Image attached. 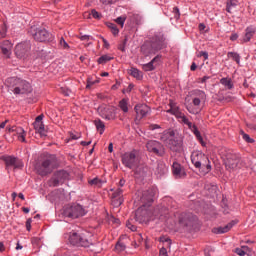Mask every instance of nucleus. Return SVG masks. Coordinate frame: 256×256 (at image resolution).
<instances>
[{"label":"nucleus","mask_w":256,"mask_h":256,"mask_svg":"<svg viewBox=\"0 0 256 256\" xmlns=\"http://www.w3.org/2000/svg\"><path fill=\"white\" fill-rule=\"evenodd\" d=\"M3 161L6 165V169H23V161L14 156H4Z\"/></svg>","instance_id":"obj_15"},{"label":"nucleus","mask_w":256,"mask_h":256,"mask_svg":"<svg viewBox=\"0 0 256 256\" xmlns=\"http://www.w3.org/2000/svg\"><path fill=\"white\" fill-rule=\"evenodd\" d=\"M98 113L100 117H102V119H106V121H113L116 117L115 107L107 106L105 104L98 108Z\"/></svg>","instance_id":"obj_13"},{"label":"nucleus","mask_w":256,"mask_h":256,"mask_svg":"<svg viewBox=\"0 0 256 256\" xmlns=\"http://www.w3.org/2000/svg\"><path fill=\"white\" fill-rule=\"evenodd\" d=\"M176 118L179 120L180 123H184V125H187L188 129H190V131L194 133L198 141H203V137H201V132H199V129H197V126L191 123L183 112L177 115Z\"/></svg>","instance_id":"obj_11"},{"label":"nucleus","mask_w":256,"mask_h":256,"mask_svg":"<svg viewBox=\"0 0 256 256\" xmlns=\"http://www.w3.org/2000/svg\"><path fill=\"white\" fill-rule=\"evenodd\" d=\"M146 147L154 155H163V144L159 141L151 140L147 142Z\"/></svg>","instance_id":"obj_19"},{"label":"nucleus","mask_w":256,"mask_h":256,"mask_svg":"<svg viewBox=\"0 0 256 256\" xmlns=\"http://www.w3.org/2000/svg\"><path fill=\"white\" fill-rule=\"evenodd\" d=\"M197 221V217L191 213H182L179 216V225L181 227H192L193 223Z\"/></svg>","instance_id":"obj_17"},{"label":"nucleus","mask_w":256,"mask_h":256,"mask_svg":"<svg viewBox=\"0 0 256 256\" xmlns=\"http://www.w3.org/2000/svg\"><path fill=\"white\" fill-rule=\"evenodd\" d=\"M91 15L94 19H101V17H103L101 13L97 12L95 9L91 10Z\"/></svg>","instance_id":"obj_45"},{"label":"nucleus","mask_w":256,"mask_h":256,"mask_svg":"<svg viewBox=\"0 0 256 256\" xmlns=\"http://www.w3.org/2000/svg\"><path fill=\"white\" fill-rule=\"evenodd\" d=\"M161 49H163V38L155 36L150 42H145L142 45L141 52L146 57H149V55H155V53L161 51Z\"/></svg>","instance_id":"obj_5"},{"label":"nucleus","mask_w":256,"mask_h":256,"mask_svg":"<svg viewBox=\"0 0 256 256\" xmlns=\"http://www.w3.org/2000/svg\"><path fill=\"white\" fill-rule=\"evenodd\" d=\"M94 125L97 131H99L100 135H103V133H105V123L101 121V119L94 120Z\"/></svg>","instance_id":"obj_33"},{"label":"nucleus","mask_w":256,"mask_h":256,"mask_svg":"<svg viewBox=\"0 0 256 256\" xmlns=\"http://www.w3.org/2000/svg\"><path fill=\"white\" fill-rule=\"evenodd\" d=\"M121 195H123V189L118 188L114 193L113 196L114 197H121Z\"/></svg>","instance_id":"obj_51"},{"label":"nucleus","mask_w":256,"mask_h":256,"mask_svg":"<svg viewBox=\"0 0 256 256\" xmlns=\"http://www.w3.org/2000/svg\"><path fill=\"white\" fill-rule=\"evenodd\" d=\"M88 183H89V185H92L94 187L101 188V187H103V184L105 183V181L96 177V178L89 180Z\"/></svg>","instance_id":"obj_34"},{"label":"nucleus","mask_w":256,"mask_h":256,"mask_svg":"<svg viewBox=\"0 0 256 256\" xmlns=\"http://www.w3.org/2000/svg\"><path fill=\"white\" fill-rule=\"evenodd\" d=\"M235 225H237V221L233 220L225 226L216 228L214 233H219V234L229 233V231H231V229H233V227H235Z\"/></svg>","instance_id":"obj_26"},{"label":"nucleus","mask_w":256,"mask_h":256,"mask_svg":"<svg viewBox=\"0 0 256 256\" xmlns=\"http://www.w3.org/2000/svg\"><path fill=\"white\" fill-rule=\"evenodd\" d=\"M157 195V188L152 187L142 193L140 198L141 206L136 210L134 215L126 222V227L131 231H137L136 223H145L149 217L148 207H151L153 199Z\"/></svg>","instance_id":"obj_1"},{"label":"nucleus","mask_w":256,"mask_h":256,"mask_svg":"<svg viewBox=\"0 0 256 256\" xmlns=\"http://www.w3.org/2000/svg\"><path fill=\"white\" fill-rule=\"evenodd\" d=\"M119 108L121 109V111H123V113H129V102L127 101V99H122L119 102Z\"/></svg>","instance_id":"obj_35"},{"label":"nucleus","mask_w":256,"mask_h":256,"mask_svg":"<svg viewBox=\"0 0 256 256\" xmlns=\"http://www.w3.org/2000/svg\"><path fill=\"white\" fill-rule=\"evenodd\" d=\"M135 86L133 85V84H129V86L127 87V89H126V92L127 93H131V91H133V88H134Z\"/></svg>","instance_id":"obj_59"},{"label":"nucleus","mask_w":256,"mask_h":256,"mask_svg":"<svg viewBox=\"0 0 256 256\" xmlns=\"http://www.w3.org/2000/svg\"><path fill=\"white\" fill-rule=\"evenodd\" d=\"M125 21H127V16H119L115 19V23H117V25H119L121 29H123Z\"/></svg>","instance_id":"obj_40"},{"label":"nucleus","mask_w":256,"mask_h":256,"mask_svg":"<svg viewBox=\"0 0 256 256\" xmlns=\"http://www.w3.org/2000/svg\"><path fill=\"white\" fill-rule=\"evenodd\" d=\"M211 79V77L209 76H204L202 79H201V83H206L207 80Z\"/></svg>","instance_id":"obj_61"},{"label":"nucleus","mask_w":256,"mask_h":256,"mask_svg":"<svg viewBox=\"0 0 256 256\" xmlns=\"http://www.w3.org/2000/svg\"><path fill=\"white\" fill-rule=\"evenodd\" d=\"M57 167H59V162H57V156L48 154L41 161V163L36 166V171L42 177H45L46 175H50V173H53V171H55Z\"/></svg>","instance_id":"obj_3"},{"label":"nucleus","mask_w":256,"mask_h":256,"mask_svg":"<svg viewBox=\"0 0 256 256\" xmlns=\"http://www.w3.org/2000/svg\"><path fill=\"white\" fill-rule=\"evenodd\" d=\"M9 133H14V135H17L19 141H22V143H25V130L22 127H12L8 129Z\"/></svg>","instance_id":"obj_25"},{"label":"nucleus","mask_w":256,"mask_h":256,"mask_svg":"<svg viewBox=\"0 0 256 256\" xmlns=\"http://www.w3.org/2000/svg\"><path fill=\"white\" fill-rule=\"evenodd\" d=\"M109 153H113V143H110L108 146Z\"/></svg>","instance_id":"obj_62"},{"label":"nucleus","mask_w":256,"mask_h":256,"mask_svg":"<svg viewBox=\"0 0 256 256\" xmlns=\"http://www.w3.org/2000/svg\"><path fill=\"white\" fill-rule=\"evenodd\" d=\"M167 171V166L163 163H160L156 168L155 175H157V177H163Z\"/></svg>","instance_id":"obj_31"},{"label":"nucleus","mask_w":256,"mask_h":256,"mask_svg":"<svg viewBox=\"0 0 256 256\" xmlns=\"http://www.w3.org/2000/svg\"><path fill=\"white\" fill-rule=\"evenodd\" d=\"M242 137L244 139V141H247V143H253V138L249 137V134H242Z\"/></svg>","instance_id":"obj_48"},{"label":"nucleus","mask_w":256,"mask_h":256,"mask_svg":"<svg viewBox=\"0 0 256 256\" xmlns=\"http://www.w3.org/2000/svg\"><path fill=\"white\" fill-rule=\"evenodd\" d=\"M192 96L194 99H199L200 101H205V99H207V95L203 90H194Z\"/></svg>","instance_id":"obj_32"},{"label":"nucleus","mask_w":256,"mask_h":256,"mask_svg":"<svg viewBox=\"0 0 256 256\" xmlns=\"http://www.w3.org/2000/svg\"><path fill=\"white\" fill-rule=\"evenodd\" d=\"M237 5H239V2L237 0H230L226 4V11L228 13H233L237 9Z\"/></svg>","instance_id":"obj_30"},{"label":"nucleus","mask_w":256,"mask_h":256,"mask_svg":"<svg viewBox=\"0 0 256 256\" xmlns=\"http://www.w3.org/2000/svg\"><path fill=\"white\" fill-rule=\"evenodd\" d=\"M95 83H99V81L98 80H93L92 78H88L86 89H91V87H93V85H95Z\"/></svg>","instance_id":"obj_43"},{"label":"nucleus","mask_w":256,"mask_h":256,"mask_svg":"<svg viewBox=\"0 0 256 256\" xmlns=\"http://www.w3.org/2000/svg\"><path fill=\"white\" fill-rule=\"evenodd\" d=\"M161 61V56L157 55L154 57L149 63L143 64L142 69L143 71H155V67H157V64Z\"/></svg>","instance_id":"obj_22"},{"label":"nucleus","mask_w":256,"mask_h":256,"mask_svg":"<svg viewBox=\"0 0 256 256\" xmlns=\"http://www.w3.org/2000/svg\"><path fill=\"white\" fill-rule=\"evenodd\" d=\"M115 249H116L117 253H121V252L125 251V249H126L125 243L118 242L115 246Z\"/></svg>","instance_id":"obj_41"},{"label":"nucleus","mask_w":256,"mask_h":256,"mask_svg":"<svg viewBox=\"0 0 256 256\" xmlns=\"http://www.w3.org/2000/svg\"><path fill=\"white\" fill-rule=\"evenodd\" d=\"M100 39L104 43L105 49H109L110 45H109V42L107 41V39H105L103 36H100Z\"/></svg>","instance_id":"obj_52"},{"label":"nucleus","mask_w":256,"mask_h":256,"mask_svg":"<svg viewBox=\"0 0 256 256\" xmlns=\"http://www.w3.org/2000/svg\"><path fill=\"white\" fill-rule=\"evenodd\" d=\"M79 137H81V136L76 135V134H70V139H72L73 141H77V139H79Z\"/></svg>","instance_id":"obj_58"},{"label":"nucleus","mask_w":256,"mask_h":256,"mask_svg":"<svg viewBox=\"0 0 256 256\" xmlns=\"http://www.w3.org/2000/svg\"><path fill=\"white\" fill-rule=\"evenodd\" d=\"M123 185H125V180L121 179V180L119 181V186H120V187H123Z\"/></svg>","instance_id":"obj_64"},{"label":"nucleus","mask_w":256,"mask_h":256,"mask_svg":"<svg viewBox=\"0 0 256 256\" xmlns=\"http://www.w3.org/2000/svg\"><path fill=\"white\" fill-rule=\"evenodd\" d=\"M203 100H199L198 98L192 97V104H188L186 106L187 111H189L192 115H197L199 111H201V102Z\"/></svg>","instance_id":"obj_20"},{"label":"nucleus","mask_w":256,"mask_h":256,"mask_svg":"<svg viewBox=\"0 0 256 256\" xmlns=\"http://www.w3.org/2000/svg\"><path fill=\"white\" fill-rule=\"evenodd\" d=\"M239 39V35L237 33H234L230 36V41H237Z\"/></svg>","instance_id":"obj_57"},{"label":"nucleus","mask_w":256,"mask_h":256,"mask_svg":"<svg viewBox=\"0 0 256 256\" xmlns=\"http://www.w3.org/2000/svg\"><path fill=\"white\" fill-rule=\"evenodd\" d=\"M134 111L136 112V119H143L151 109L147 104H138L135 106Z\"/></svg>","instance_id":"obj_21"},{"label":"nucleus","mask_w":256,"mask_h":256,"mask_svg":"<svg viewBox=\"0 0 256 256\" xmlns=\"http://www.w3.org/2000/svg\"><path fill=\"white\" fill-rule=\"evenodd\" d=\"M86 214L87 211L79 204L67 205L63 210L64 217H68L69 219H79V217H83Z\"/></svg>","instance_id":"obj_7"},{"label":"nucleus","mask_w":256,"mask_h":256,"mask_svg":"<svg viewBox=\"0 0 256 256\" xmlns=\"http://www.w3.org/2000/svg\"><path fill=\"white\" fill-rule=\"evenodd\" d=\"M160 243H163L164 247H171V239L160 237L159 238Z\"/></svg>","instance_id":"obj_42"},{"label":"nucleus","mask_w":256,"mask_h":256,"mask_svg":"<svg viewBox=\"0 0 256 256\" xmlns=\"http://www.w3.org/2000/svg\"><path fill=\"white\" fill-rule=\"evenodd\" d=\"M67 179H69V172L66 170H58L53 173L51 179L49 180V186L58 187V185H63Z\"/></svg>","instance_id":"obj_10"},{"label":"nucleus","mask_w":256,"mask_h":256,"mask_svg":"<svg viewBox=\"0 0 256 256\" xmlns=\"http://www.w3.org/2000/svg\"><path fill=\"white\" fill-rule=\"evenodd\" d=\"M33 222V220L31 218H29L27 221H26V229L27 231H31V223Z\"/></svg>","instance_id":"obj_54"},{"label":"nucleus","mask_w":256,"mask_h":256,"mask_svg":"<svg viewBox=\"0 0 256 256\" xmlns=\"http://www.w3.org/2000/svg\"><path fill=\"white\" fill-rule=\"evenodd\" d=\"M199 30L205 31V24H199Z\"/></svg>","instance_id":"obj_63"},{"label":"nucleus","mask_w":256,"mask_h":256,"mask_svg":"<svg viewBox=\"0 0 256 256\" xmlns=\"http://www.w3.org/2000/svg\"><path fill=\"white\" fill-rule=\"evenodd\" d=\"M198 57H204L205 61H207V59H209V54L205 51H200Z\"/></svg>","instance_id":"obj_49"},{"label":"nucleus","mask_w":256,"mask_h":256,"mask_svg":"<svg viewBox=\"0 0 256 256\" xmlns=\"http://www.w3.org/2000/svg\"><path fill=\"white\" fill-rule=\"evenodd\" d=\"M172 171L173 174L175 175V177H177L178 179H181L183 177H185V175H187L185 173V169L181 166V164L174 162L172 165Z\"/></svg>","instance_id":"obj_23"},{"label":"nucleus","mask_w":256,"mask_h":256,"mask_svg":"<svg viewBox=\"0 0 256 256\" xmlns=\"http://www.w3.org/2000/svg\"><path fill=\"white\" fill-rule=\"evenodd\" d=\"M6 33H7V27L5 25H2L0 28L1 37H5Z\"/></svg>","instance_id":"obj_50"},{"label":"nucleus","mask_w":256,"mask_h":256,"mask_svg":"<svg viewBox=\"0 0 256 256\" xmlns=\"http://www.w3.org/2000/svg\"><path fill=\"white\" fill-rule=\"evenodd\" d=\"M149 129L150 131H155V129H161V126L159 124H151Z\"/></svg>","instance_id":"obj_53"},{"label":"nucleus","mask_w":256,"mask_h":256,"mask_svg":"<svg viewBox=\"0 0 256 256\" xmlns=\"http://www.w3.org/2000/svg\"><path fill=\"white\" fill-rule=\"evenodd\" d=\"M160 139L171 151H181V142L175 137V132L173 130L164 131Z\"/></svg>","instance_id":"obj_6"},{"label":"nucleus","mask_w":256,"mask_h":256,"mask_svg":"<svg viewBox=\"0 0 256 256\" xmlns=\"http://www.w3.org/2000/svg\"><path fill=\"white\" fill-rule=\"evenodd\" d=\"M6 85L14 95H25V93H31V84L21 78L10 77L6 80Z\"/></svg>","instance_id":"obj_2"},{"label":"nucleus","mask_w":256,"mask_h":256,"mask_svg":"<svg viewBox=\"0 0 256 256\" xmlns=\"http://www.w3.org/2000/svg\"><path fill=\"white\" fill-rule=\"evenodd\" d=\"M191 71H196L197 70V64L195 62L192 63L191 67H190Z\"/></svg>","instance_id":"obj_60"},{"label":"nucleus","mask_w":256,"mask_h":256,"mask_svg":"<svg viewBox=\"0 0 256 256\" xmlns=\"http://www.w3.org/2000/svg\"><path fill=\"white\" fill-rule=\"evenodd\" d=\"M45 115L40 114L39 116L36 117L33 127L36 131V133H39L41 137H45L47 135V131L45 130V124H43V118Z\"/></svg>","instance_id":"obj_18"},{"label":"nucleus","mask_w":256,"mask_h":256,"mask_svg":"<svg viewBox=\"0 0 256 256\" xmlns=\"http://www.w3.org/2000/svg\"><path fill=\"white\" fill-rule=\"evenodd\" d=\"M241 159L237 154H227L225 160L226 169L229 171H235V169H239L241 167Z\"/></svg>","instance_id":"obj_14"},{"label":"nucleus","mask_w":256,"mask_h":256,"mask_svg":"<svg viewBox=\"0 0 256 256\" xmlns=\"http://www.w3.org/2000/svg\"><path fill=\"white\" fill-rule=\"evenodd\" d=\"M128 73H129V75L134 77V79H137V81H141V79H143V72H141L137 68L132 67L130 70H128Z\"/></svg>","instance_id":"obj_29"},{"label":"nucleus","mask_w":256,"mask_h":256,"mask_svg":"<svg viewBox=\"0 0 256 256\" xmlns=\"http://www.w3.org/2000/svg\"><path fill=\"white\" fill-rule=\"evenodd\" d=\"M173 13H174V15H175V18H176V19H179V8L174 7V8H173Z\"/></svg>","instance_id":"obj_56"},{"label":"nucleus","mask_w":256,"mask_h":256,"mask_svg":"<svg viewBox=\"0 0 256 256\" xmlns=\"http://www.w3.org/2000/svg\"><path fill=\"white\" fill-rule=\"evenodd\" d=\"M107 28L111 30V33L113 35H119V28H117L116 24H113L111 22L106 23Z\"/></svg>","instance_id":"obj_38"},{"label":"nucleus","mask_w":256,"mask_h":256,"mask_svg":"<svg viewBox=\"0 0 256 256\" xmlns=\"http://www.w3.org/2000/svg\"><path fill=\"white\" fill-rule=\"evenodd\" d=\"M255 27L253 26H249L245 29V34L244 37L242 39L243 43H249V41H251V39H253V35H255Z\"/></svg>","instance_id":"obj_27"},{"label":"nucleus","mask_w":256,"mask_h":256,"mask_svg":"<svg viewBox=\"0 0 256 256\" xmlns=\"http://www.w3.org/2000/svg\"><path fill=\"white\" fill-rule=\"evenodd\" d=\"M235 253L239 256H249V254H247V252H245V248H236Z\"/></svg>","instance_id":"obj_44"},{"label":"nucleus","mask_w":256,"mask_h":256,"mask_svg":"<svg viewBox=\"0 0 256 256\" xmlns=\"http://www.w3.org/2000/svg\"><path fill=\"white\" fill-rule=\"evenodd\" d=\"M59 43L63 49H69V44H67L64 38H61Z\"/></svg>","instance_id":"obj_47"},{"label":"nucleus","mask_w":256,"mask_h":256,"mask_svg":"<svg viewBox=\"0 0 256 256\" xmlns=\"http://www.w3.org/2000/svg\"><path fill=\"white\" fill-rule=\"evenodd\" d=\"M113 59V57L109 56V55H103L98 59V63L100 65H105V63H109V61H111Z\"/></svg>","instance_id":"obj_39"},{"label":"nucleus","mask_w":256,"mask_h":256,"mask_svg":"<svg viewBox=\"0 0 256 256\" xmlns=\"http://www.w3.org/2000/svg\"><path fill=\"white\" fill-rule=\"evenodd\" d=\"M221 85H223L226 89H232L233 88V81L231 78H222L220 80Z\"/></svg>","instance_id":"obj_36"},{"label":"nucleus","mask_w":256,"mask_h":256,"mask_svg":"<svg viewBox=\"0 0 256 256\" xmlns=\"http://www.w3.org/2000/svg\"><path fill=\"white\" fill-rule=\"evenodd\" d=\"M31 51V42H22L16 45L15 55L18 59H23Z\"/></svg>","instance_id":"obj_16"},{"label":"nucleus","mask_w":256,"mask_h":256,"mask_svg":"<svg viewBox=\"0 0 256 256\" xmlns=\"http://www.w3.org/2000/svg\"><path fill=\"white\" fill-rule=\"evenodd\" d=\"M121 161L128 169H137V165H139V157H137L136 151L124 153Z\"/></svg>","instance_id":"obj_9"},{"label":"nucleus","mask_w":256,"mask_h":256,"mask_svg":"<svg viewBox=\"0 0 256 256\" xmlns=\"http://www.w3.org/2000/svg\"><path fill=\"white\" fill-rule=\"evenodd\" d=\"M169 107L170 109L167 110V113H171V115H175V117L181 115L182 112L179 110V107L177 104H175V102L170 101Z\"/></svg>","instance_id":"obj_28"},{"label":"nucleus","mask_w":256,"mask_h":256,"mask_svg":"<svg viewBox=\"0 0 256 256\" xmlns=\"http://www.w3.org/2000/svg\"><path fill=\"white\" fill-rule=\"evenodd\" d=\"M160 256H168L167 255V249L165 247H162L160 249Z\"/></svg>","instance_id":"obj_55"},{"label":"nucleus","mask_w":256,"mask_h":256,"mask_svg":"<svg viewBox=\"0 0 256 256\" xmlns=\"http://www.w3.org/2000/svg\"><path fill=\"white\" fill-rule=\"evenodd\" d=\"M191 161L194 167L199 169L204 175H207L211 171V161H209V158L203 152L194 151L191 155Z\"/></svg>","instance_id":"obj_4"},{"label":"nucleus","mask_w":256,"mask_h":256,"mask_svg":"<svg viewBox=\"0 0 256 256\" xmlns=\"http://www.w3.org/2000/svg\"><path fill=\"white\" fill-rule=\"evenodd\" d=\"M228 57L229 59H232L233 61H235L237 63V65H239V63H241V56H239V54L235 53V52H228Z\"/></svg>","instance_id":"obj_37"},{"label":"nucleus","mask_w":256,"mask_h":256,"mask_svg":"<svg viewBox=\"0 0 256 256\" xmlns=\"http://www.w3.org/2000/svg\"><path fill=\"white\" fill-rule=\"evenodd\" d=\"M79 39H80V41H91V40H93L92 36L83 35V34H80Z\"/></svg>","instance_id":"obj_46"},{"label":"nucleus","mask_w":256,"mask_h":256,"mask_svg":"<svg viewBox=\"0 0 256 256\" xmlns=\"http://www.w3.org/2000/svg\"><path fill=\"white\" fill-rule=\"evenodd\" d=\"M0 49L5 57H9L11 55V49H13V44L9 40H4L0 43Z\"/></svg>","instance_id":"obj_24"},{"label":"nucleus","mask_w":256,"mask_h":256,"mask_svg":"<svg viewBox=\"0 0 256 256\" xmlns=\"http://www.w3.org/2000/svg\"><path fill=\"white\" fill-rule=\"evenodd\" d=\"M30 34L32 35L35 41H39L40 43H46L47 41H53V34L49 33L45 28H37L32 26L30 28Z\"/></svg>","instance_id":"obj_8"},{"label":"nucleus","mask_w":256,"mask_h":256,"mask_svg":"<svg viewBox=\"0 0 256 256\" xmlns=\"http://www.w3.org/2000/svg\"><path fill=\"white\" fill-rule=\"evenodd\" d=\"M69 241L71 245H77L78 247H89V245H91V242H89L85 236L77 232L70 233Z\"/></svg>","instance_id":"obj_12"}]
</instances>
